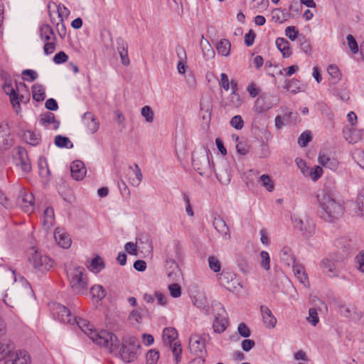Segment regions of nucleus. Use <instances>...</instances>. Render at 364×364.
Here are the masks:
<instances>
[{"instance_id":"obj_1","label":"nucleus","mask_w":364,"mask_h":364,"mask_svg":"<svg viewBox=\"0 0 364 364\" xmlns=\"http://www.w3.org/2000/svg\"><path fill=\"white\" fill-rule=\"evenodd\" d=\"M77 324L87 336L97 345L103 346L110 353L118 349L119 341L115 334L107 331L97 332L92 329L90 323L83 318L77 316L73 317L71 325Z\"/></svg>"},{"instance_id":"obj_2","label":"nucleus","mask_w":364,"mask_h":364,"mask_svg":"<svg viewBox=\"0 0 364 364\" xmlns=\"http://www.w3.org/2000/svg\"><path fill=\"white\" fill-rule=\"evenodd\" d=\"M321 217L327 222H334L341 218L344 213L342 204L337 201L328 187L324 186L317 194Z\"/></svg>"},{"instance_id":"obj_3","label":"nucleus","mask_w":364,"mask_h":364,"mask_svg":"<svg viewBox=\"0 0 364 364\" xmlns=\"http://www.w3.org/2000/svg\"><path fill=\"white\" fill-rule=\"evenodd\" d=\"M118 349L122 360L126 363L133 362L137 358L138 350L141 345L137 338L129 336L124 338L121 342L119 340ZM113 352H115L114 350Z\"/></svg>"},{"instance_id":"obj_4","label":"nucleus","mask_w":364,"mask_h":364,"mask_svg":"<svg viewBox=\"0 0 364 364\" xmlns=\"http://www.w3.org/2000/svg\"><path fill=\"white\" fill-rule=\"evenodd\" d=\"M85 269L77 266L67 275L73 291L77 294H83L87 291L88 283L87 277L84 275Z\"/></svg>"},{"instance_id":"obj_5","label":"nucleus","mask_w":364,"mask_h":364,"mask_svg":"<svg viewBox=\"0 0 364 364\" xmlns=\"http://www.w3.org/2000/svg\"><path fill=\"white\" fill-rule=\"evenodd\" d=\"M192 164L200 176L205 175L210 169L208 150L194 151L192 155Z\"/></svg>"},{"instance_id":"obj_6","label":"nucleus","mask_w":364,"mask_h":364,"mask_svg":"<svg viewBox=\"0 0 364 364\" xmlns=\"http://www.w3.org/2000/svg\"><path fill=\"white\" fill-rule=\"evenodd\" d=\"M28 261L33 268L40 271L49 270L53 265V260L43 252H33Z\"/></svg>"},{"instance_id":"obj_7","label":"nucleus","mask_w":364,"mask_h":364,"mask_svg":"<svg viewBox=\"0 0 364 364\" xmlns=\"http://www.w3.org/2000/svg\"><path fill=\"white\" fill-rule=\"evenodd\" d=\"M208 336L206 334L202 336L193 335L189 338L188 346L191 352L198 355L199 361L203 364L205 363L203 353L205 352V341Z\"/></svg>"},{"instance_id":"obj_8","label":"nucleus","mask_w":364,"mask_h":364,"mask_svg":"<svg viewBox=\"0 0 364 364\" xmlns=\"http://www.w3.org/2000/svg\"><path fill=\"white\" fill-rule=\"evenodd\" d=\"M217 278L220 284L230 291H234L238 287H242L240 279L232 272L223 270L217 274Z\"/></svg>"},{"instance_id":"obj_9","label":"nucleus","mask_w":364,"mask_h":364,"mask_svg":"<svg viewBox=\"0 0 364 364\" xmlns=\"http://www.w3.org/2000/svg\"><path fill=\"white\" fill-rule=\"evenodd\" d=\"M2 89L4 93L9 96L10 102L13 109L15 110L16 114L21 112V99L18 97V95L16 90L12 86V80L10 77L6 78L4 83L2 85Z\"/></svg>"},{"instance_id":"obj_10","label":"nucleus","mask_w":364,"mask_h":364,"mask_svg":"<svg viewBox=\"0 0 364 364\" xmlns=\"http://www.w3.org/2000/svg\"><path fill=\"white\" fill-rule=\"evenodd\" d=\"M13 349L14 346H12L9 355L4 364H31V355L26 350L13 351Z\"/></svg>"},{"instance_id":"obj_11","label":"nucleus","mask_w":364,"mask_h":364,"mask_svg":"<svg viewBox=\"0 0 364 364\" xmlns=\"http://www.w3.org/2000/svg\"><path fill=\"white\" fill-rule=\"evenodd\" d=\"M51 311L53 316L60 322L72 323L73 318L71 316V311L66 306L59 303H53Z\"/></svg>"},{"instance_id":"obj_12","label":"nucleus","mask_w":364,"mask_h":364,"mask_svg":"<svg viewBox=\"0 0 364 364\" xmlns=\"http://www.w3.org/2000/svg\"><path fill=\"white\" fill-rule=\"evenodd\" d=\"M294 227L299 230L304 237H311L315 230V225L312 220L307 217L304 219L295 218L294 220Z\"/></svg>"},{"instance_id":"obj_13","label":"nucleus","mask_w":364,"mask_h":364,"mask_svg":"<svg viewBox=\"0 0 364 364\" xmlns=\"http://www.w3.org/2000/svg\"><path fill=\"white\" fill-rule=\"evenodd\" d=\"M14 139L11 135V129L7 122L0 124V149L8 150L13 146Z\"/></svg>"},{"instance_id":"obj_14","label":"nucleus","mask_w":364,"mask_h":364,"mask_svg":"<svg viewBox=\"0 0 364 364\" xmlns=\"http://www.w3.org/2000/svg\"><path fill=\"white\" fill-rule=\"evenodd\" d=\"M18 204L28 213H32L34 208V197L32 193H27L23 189L19 192L17 199Z\"/></svg>"},{"instance_id":"obj_15","label":"nucleus","mask_w":364,"mask_h":364,"mask_svg":"<svg viewBox=\"0 0 364 364\" xmlns=\"http://www.w3.org/2000/svg\"><path fill=\"white\" fill-rule=\"evenodd\" d=\"M344 137L350 144L364 141V129L358 130L349 127H345L343 130Z\"/></svg>"},{"instance_id":"obj_16","label":"nucleus","mask_w":364,"mask_h":364,"mask_svg":"<svg viewBox=\"0 0 364 364\" xmlns=\"http://www.w3.org/2000/svg\"><path fill=\"white\" fill-rule=\"evenodd\" d=\"M213 226L215 229L225 239L230 238V230L225 220L219 215H214Z\"/></svg>"},{"instance_id":"obj_17","label":"nucleus","mask_w":364,"mask_h":364,"mask_svg":"<svg viewBox=\"0 0 364 364\" xmlns=\"http://www.w3.org/2000/svg\"><path fill=\"white\" fill-rule=\"evenodd\" d=\"M55 240L58 246L63 249H68L72 243L69 235L64 230L57 228L54 232Z\"/></svg>"},{"instance_id":"obj_18","label":"nucleus","mask_w":364,"mask_h":364,"mask_svg":"<svg viewBox=\"0 0 364 364\" xmlns=\"http://www.w3.org/2000/svg\"><path fill=\"white\" fill-rule=\"evenodd\" d=\"M72 177L76 181L82 180L86 174V168L81 161H74L70 165Z\"/></svg>"},{"instance_id":"obj_19","label":"nucleus","mask_w":364,"mask_h":364,"mask_svg":"<svg viewBox=\"0 0 364 364\" xmlns=\"http://www.w3.org/2000/svg\"><path fill=\"white\" fill-rule=\"evenodd\" d=\"M17 154V165L20 166L21 168L24 172H29L31 170V165L28 158L26 149L19 146L18 148Z\"/></svg>"},{"instance_id":"obj_20","label":"nucleus","mask_w":364,"mask_h":364,"mask_svg":"<svg viewBox=\"0 0 364 364\" xmlns=\"http://www.w3.org/2000/svg\"><path fill=\"white\" fill-rule=\"evenodd\" d=\"M48 16L50 17V21L53 24H54L56 27L58 35L61 38H63L66 35V28L63 23V18L56 19L55 16H53L51 11V3L49 2L47 5Z\"/></svg>"},{"instance_id":"obj_21","label":"nucleus","mask_w":364,"mask_h":364,"mask_svg":"<svg viewBox=\"0 0 364 364\" xmlns=\"http://www.w3.org/2000/svg\"><path fill=\"white\" fill-rule=\"evenodd\" d=\"M82 122L87 127V132L94 134L99 129V123L91 112H86L82 117Z\"/></svg>"},{"instance_id":"obj_22","label":"nucleus","mask_w":364,"mask_h":364,"mask_svg":"<svg viewBox=\"0 0 364 364\" xmlns=\"http://www.w3.org/2000/svg\"><path fill=\"white\" fill-rule=\"evenodd\" d=\"M260 311L263 321L267 328H273L277 323V318L272 314V311L264 305L260 306Z\"/></svg>"},{"instance_id":"obj_23","label":"nucleus","mask_w":364,"mask_h":364,"mask_svg":"<svg viewBox=\"0 0 364 364\" xmlns=\"http://www.w3.org/2000/svg\"><path fill=\"white\" fill-rule=\"evenodd\" d=\"M39 122L41 125L46 127L52 124L54 129H58L60 126V122L55 119V114L50 112L41 114Z\"/></svg>"},{"instance_id":"obj_24","label":"nucleus","mask_w":364,"mask_h":364,"mask_svg":"<svg viewBox=\"0 0 364 364\" xmlns=\"http://www.w3.org/2000/svg\"><path fill=\"white\" fill-rule=\"evenodd\" d=\"M117 50L119 53L122 63L127 66L129 65V59L128 57V51H127V43L121 38H118L117 39Z\"/></svg>"},{"instance_id":"obj_25","label":"nucleus","mask_w":364,"mask_h":364,"mask_svg":"<svg viewBox=\"0 0 364 364\" xmlns=\"http://www.w3.org/2000/svg\"><path fill=\"white\" fill-rule=\"evenodd\" d=\"M228 319L224 316L223 314L218 313L215 316V320L213 323V328L215 333H221L227 328Z\"/></svg>"},{"instance_id":"obj_26","label":"nucleus","mask_w":364,"mask_h":364,"mask_svg":"<svg viewBox=\"0 0 364 364\" xmlns=\"http://www.w3.org/2000/svg\"><path fill=\"white\" fill-rule=\"evenodd\" d=\"M86 266L91 272L95 273L100 272L105 267L102 259L98 255H95L90 261H87Z\"/></svg>"},{"instance_id":"obj_27","label":"nucleus","mask_w":364,"mask_h":364,"mask_svg":"<svg viewBox=\"0 0 364 364\" xmlns=\"http://www.w3.org/2000/svg\"><path fill=\"white\" fill-rule=\"evenodd\" d=\"M242 101L238 93H231L228 97V101L224 104H222V106L225 109H237L241 106Z\"/></svg>"},{"instance_id":"obj_28","label":"nucleus","mask_w":364,"mask_h":364,"mask_svg":"<svg viewBox=\"0 0 364 364\" xmlns=\"http://www.w3.org/2000/svg\"><path fill=\"white\" fill-rule=\"evenodd\" d=\"M55 222L54 210L51 207H48L44 210L43 226L46 230L51 228Z\"/></svg>"},{"instance_id":"obj_29","label":"nucleus","mask_w":364,"mask_h":364,"mask_svg":"<svg viewBox=\"0 0 364 364\" xmlns=\"http://www.w3.org/2000/svg\"><path fill=\"white\" fill-rule=\"evenodd\" d=\"M276 46L282 53L284 58H289L291 55L289 42L284 38H277L276 39Z\"/></svg>"},{"instance_id":"obj_30","label":"nucleus","mask_w":364,"mask_h":364,"mask_svg":"<svg viewBox=\"0 0 364 364\" xmlns=\"http://www.w3.org/2000/svg\"><path fill=\"white\" fill-rule=\"evenodd\" d=\"M162 337L164 343L171 346L178 337V332L174 328H166L163 331Z\"/></svg>"},{"instance_id":"obj_31","label":"nucleus","mask_w":364,"mask_h":364,"mask_svg":"<svg viewBox=\"0 0 364 364\" xmlns=\"http://www.w3.org/2000/svg\"><path fill=\"white\" fill-rule=\"evenodd\" d=\"M293 272L296 277L299 279V281L306 285L309 283V279L306 273L305 272L304 268L303 266L296 264L295 261H294V264L292 266Z\"/></svg>"},{"instance_id":"obj_32","label":"nucleus","mask_w":364,"mask_h":364,"mask_svg":"<svg viewBox=\"0 0 364 364\" xmlns=\"http://www.w3.org/2000/svg\"><path fill=\"white\" fill-rule=\"evenodd\" d=\"M40 36L44 41H49L53 40L56 41V37L55 36L53 28L48 24H43L40 27Z\"/></svg>"},{"instance_id":"obj_33","label":"nucleus","mask_w":364,"mask_h":364,"mask_svg":"<svg viewBox=\"0 0 364 364\" xmlns=\"http://www.w3.org/2000/svg\"><path fill=\"white\" fill-rule=\"evenodd\" d=\"M200 48L203 51V57L206 60L212 59L215 56V50L210 45L209 42L202 36L200 43Z\"/></svg>"},{"instance_id":"obj_34","label":"nucleus","mask_w":364,"mask_h":364,"mask_svg":"<svg viewBox=\"0 0 364 364\" xmlns=\"http://www.w3.org/2000/svg\"><path fill=\"white\" fill-rule=\"evenodd\" d=\"M22 137L26 143L32 146L38 145L41 141V135L39 134H36L28 130L23 132Z\"/></svg>"},{"instance_id":"obj_35","label":"nucleus","mask_w":364,"mask_h":364,"mask_svg":"<svg viewBox=\"0 0 364 364\" xmlns=\"http://www.w3.org/2000/svg\"><path fill=\"white\" fill-rule=\"evenodd\" d=\"M334 246L338 250H348L354 248V242L348 237H340L334 242Z\"/></svg>"},{"instance_id":"obj_36","label":"nucleus","mask_w":364,"mask_h":364,"mask_svg":"<svg viewBox=\"0 0 364 364\" xmlns=\"http://www.w3.org/2000/svg\"><path fill=\"white\" fill-rule=\"evenodd\" d=\"M271 108V105L266 102V99L263 96L259 97L254 105V109L256 112L263 113Z\"/></svg>"},{"instance_id":"obj_37","label":"nucleus","mask_w":364,"mask_h":364,"mask_svg":"<svg viewBox=\"0 0 364 364\" xmlns=\"http://www.w3.org/2000/svg\"><path fill=\"white\" fill-rule=\"evenodd\" d=\"M33 99L37 102H42L46 98L45 90L43 85L36 84L32 86Z\"/></svg>"},{"instance_id":"obj_38","label":"nucleus","mask_w":364,"mask_h":364,"mask_svg":"<svg viewBox=\"0 0 364 364\" xmlns=\"http://www.w3.org/2000/svg\"><path fill=\"white\" fill-rule=\"evenodd\" d=\"M50 2L51 3V6L53 5L56 8V11H52L56 19L63 18V16H68L70 14V10L63 4H59L58 5H56L54 2Z\"/></svg>"},{"instance_id":"obj_39","label":"nucleus","mask_w":364,"mask_h":364,"mask_svg":"<svg viewBox=\"0 0 364 364\" xmlns=\"http://www.w3.org/2000/svg\"><path fill=\"white\" fill-rule=\"evenodd\" d=\"M55 144L60 148L71 149L73 147V142L68 137L62 135H57L55 137Z\"/></svg>"},{"instance_id":"obj_40","label":"nucleus","mask_w":364,"mask_h":364,"mask_svg":"<svg viewBox=\"0 0 364 364\" xmlns=\"http://www.w3.org/2000/svg\"><path fill=\"white\" fill-rule=\"evenodd\" d=\"M231 44L228 39H221L217 46V50L223 56H228L230 53Z\"/></svg>"},{"instance_id":"obj_41","label":"nucleus","mask_w":364,"mask_h":364,"mask_svg":"<svg viewBox=\"0 0 364 364\" xmlns=\"http://www.w3.org/2000/svg\"><path fill=\"white\" fill-rule=\"evenodd\" d=\"M12 343L10 341H0V362L6 360L12 348Z\"/></svg>"},{"instance_id":"obj_42","label":"nucleus","mask_w":364,"mask_h":364,"mask_svg":"<svg viewBox=\"0 0 364 364\" xmlns=\"http://www.w3.org/2000/svg\"><path fill=\"white\" fill-rule=\"evenodd\" d=\"M318 163L323 166L333 169L336 167V162L330 159L325 154H319L318 158Z\"/></svg>"},{"instance_id":"obj_43","label":"nucleus","mask_w":364,"mask_h":364,"mask_svg":"<svg viewBox=\"0 0 364 364\" xmlns=\"http://www.w3.org/2000/svg\"><path fill=\"white\" fill-rule=\"evenodd\" d=\"M90 293L93 298H97L98 300H102L106 296V291L101 285H94L92 287Z\"/></svg>"},{"instance_id":"obj_44","label":"nucleus","mask_w":364,"mask_h":364,"mask_svg":"<svg viewBox=\"0 0 364 364\" xmlns=\"http://www.w3.org/2000/svg\"><path fill=\"white\" fill-rule=\"evenodd\" d=\"M262 186L264 187L267 191L272 192L274 189V182L269 175L263 174L260 176Z\"/></svg>"},{"instance_id":"obj_45","label":"nucleus","mask_w":364,"mask_h":364,"mask_svg":"<svg viewBox=\"0 0 364 364\" xmlns=\"http://www.w3.org/2000/svg\"><path fill=\"white\" fill-rule=\"evenodd\" d=\"M209 268L214 272L218 273L221 269V263L215 256H210L208 259Z\"/></svg>"},{"instance_id":"obj_46","label":"nucleus","mask_w":364,"mask_h":364,"mask_svg":"<svg viewBox=\"0 0 364 364\" xmlns=\"http://www.w3.org/2000/svg\"><path fill=\"white\" fill-rule=\"evenodd\" d=\"M356 207L358 214L361 216H364V188L358 192L356 199Z\"/></svg>"},{"instance_id":"obj_47","label":"nucleus","mask_w":364,"mask_h":364,"mask_svg":"<svg viewBox=\"0 0 364 364\" xmlns=\"http://www.w3.org/2000/svg\"><path fill=\"white\" fill-rule=\"evenodd\" d=\"M166 267L167 269H171L172 271L168 272V277H171L174 274L175 269L179 271V265L174 262L173 256H166Z\"/></svg>"},{"instance_id":"obj_48","label":"nucleus","mask_w":364,"mask_h":364,"mask_svg":"<svg viewBox=\"0 0 364 364\" xmlns=\"http://www.w3.org/2000/svg\"><path fill=\"white\" fill-rule=\"evenodd\" d=\"M159 358V353L154 349L149 350L146 355V364H156Z\"/></svg>"},{"instance_id":"obj_49","label":"nucleus","mask_w":364,"mask_h":364,"mask_svg":"<svg viewBox=\"0 0 364 364\" xmlns=\"http://www.w3.org/2000/svg\"><path fill=\"white\" fill-rule=\"evenodd\" d=\"M298 43L302 51L306 53H311V48L310 42L304 36H301L298 38Z\"/></svg>"},{"instance_id":"obj_50","label":"nucleus","mask_w":364,"mask_h":364,"mask_svg":"<svg viewBox=\"0 0 364 364\" xmlns=\"http://www.w3.org/2000/svg\"><path fill=\"white\" fill-rule=\"evenodd\" d=\"M299 82L296 79H291L286 81L284 88L291 92L296 93L299 90Z\"/></svg>"},{"instance_id":"obj_51","label":"nucleus","mask_w":364,"mask_h":364,"mask_svg":"<svg viewBox=\"0 0 364 364\" xmlns=\"http://www.w3.org/2000/svg\"><path fill=\"white\" fill-rule=\"evenodd\" d=\"M260 265L265 270L270 269V257L268 252H260Z\"/></svg>"},{"instance_id":"obj_52","label":"nucleus","mask_w":364,"mask_h":364,"mask_svg":"<svg viewBox=\"0 0 364 364\" xmlns=\"http://www.w3.org/2000/svg\"><path fill=\"white\" fill-rule=\"evenodd\" d=\"M141 240H136L135 243L132 242H127L124 245V250H141L146 248V247L141 245ZM150 247L149 245H148L147 247Z\"/></svg>"},{"instance_id":"obj_53","label":"nucleus","mask_w":364,"mask_h":364,"mask_svg":"<svg viewBox=\"0 0 364 364\" xmlns=\"http://www.w3.org/2000/svg\"><path fill=\"white\" fill-rule=\"evenodd\" d=\"M354 262L357 269L361 272H364V252H359L355 257Z\"/></svg>"},{"instance_id":"obj_54","label":"nucleus","mask_w":364,"mask_h":364,"mask_svg":"<svg viewBox=\"0 0 364 364\" xmlns=\"http://www.w3.org/2000/svg\"><path fill=\"white\" fill-rule=\"evenodd\" d=\"M230 125L237 130H240L244 127V121L240 115L234 116L230 122Z\"/></svg>"},{"instance_id":"obj_55","label":"nucleus","mask_w":364,"mask_h":364,"mask_svg":"<svg viewBox=\"0 0 364 364\" xmlns=\"http://www.w3.org/2000/svg\"><path fill=\"white\" fill-rule=\"evenodd\" d=\"M272 18L274 21L279 22V23H283L286 20L283 11L280 9H273L272 11Z\"/></svg>"},{"instance_id":"obj_56","label":"nucleus","mask_w":364,"mask_h":364,"mask_svg":"<svg viewBox=\"0 0 364 364\" xmlns=\"http://www.w3.org/2000/svg\"><path fill=\"white\" fill-rule=\"evenodd\" d=\"M141 115L147 122H152L154 120V112L149 106H144L141 108Z\"/></svg>"},{"instance_id":"obj_57","label":"nucleus","mask_w":364,"mask_h":364,"mask_svg":"<svg viewBox=\"0 0 364 364\" xmlns=\"http://www.w3.org/2000/svg\"><path fill=\"white\" fill-rule=\"evenodd\" d=\"M327 71H328V75L332 78H333L336 81H338L340 80L341 74L340 70L337 66H336L334 65H330L328 67Z\"/></svg>"},{"instance_id":"obj_58","label":"nucleus","mask_w":364,"mask_h":364,"mask_svg":"<svg viewBox=\"0 0 364 364\" xmlns=\"http://www.w3.org/2000/svg\"><path fill=\"white\" fill-rule=\"evenodd\" d=\"M308 321L315 326L319 321L318 313L316 309L311 308L309 310Z\"/></svg>"},{"instance_id":"obj_59","label":"nucleus","mask_w":364,"mask_h":364,"mask_svg":"<svg viewBox=\"0 0 364 364\" xmlns=\"http://www.w3.org/2000/svg\"><path fill=\"white\" fill-rule=\"evenodd\" d=\"M168 290L171 296L173 298H178L181 294V288L180 285L176 283L168 285Z\"/></svg>"},{"instance_id":"obj_60","label":"nucleus","mask_w":364,"mask_h":364,"mask_svg":"<svg viewBox=\"0 0 364 364\" xmlns=\"http://www.w3.org/2000/svg\"><path fill=\"white\" fill-rule=\"evenodd\" d=\"M311 140L309 132H303L298 139V143L301 147H304Z\"/></svg>"},{"instance_id":"obj_61","label":"nucleus","mask_w":364,"mask_h":364,"mask_svg":"<svg viewBox=\"0 0 364 364\" xmlns=\"http://www.w3.org/2000/svg\"><path fill=\"white\" fill-rule=\"evenodd\" d=\"M285 34L292 41L299 38V31L295 26H287L285 29Z\"/></svg>"},{"instance_id":"obj_62","label":"nucleus","mask_w":364,"mask_h":364,"mask_svg":"<svg viewBox=\"0 0 364 364\" xmlns=\"http://www.w3.org/2000/svg\"><path fill=\"white\" fill-rule=\"evenodd\" d=\"M238 333L243 338H248L251 335L249 327L245 323H240L237 327Z\"/></svg>"},{"instance_id":"obj_63","label":"nucleus","mask_w":364,"mask_h":364,"mask_svg":"<svg viewBox=\"0 0 364 364\" xmlns=\"http://www.w3.org/2000/svg\"><path fill=\"white\" fill-rule=\"evenodd\" d=\"M236 149L238 154L246 155L250 151V146L246 141H238Z\"/></svg>"},{"instance_id":"obj_64","label":"nucleus","mask_w":364,"mask_h":364,"mask_svg":"<svg viewBox=\"0 0 364 364\" xmlns=\"http://www.w3.org/2000/svg\"><path fill=\"white\" fill-rule=\"evenodd\" d=\"M323 174V168L321 166H316L311 168L310 171V176L314 181H316Z\"/></svg>"}]
</instances>
